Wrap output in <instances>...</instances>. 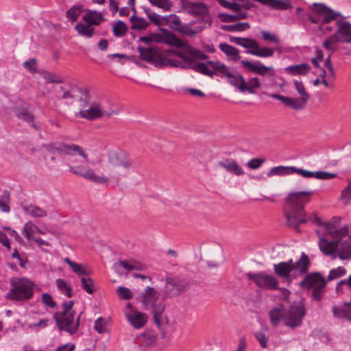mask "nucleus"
Listing matches in <instances>:
<instances>
[{"mask_svg": "<svg viewBox=\"0 0 351 351\" xmlns=\"http://www.w3.org/2000/svg\"><path fill=\"white\" fill-rule=\"evenodd\" d=\"M119 297L122 300H130L132 294L130 289L125 287H119L117 289Z\"/></svg>", "mask_w": 351, "mask_h": 351, "instance_id": "680f3d73", "label": "nucleus"}, {"mask_svg": "<svg viewBox=\"0 0 351 351\" xmlns=\"http://www.w3.org/2000/svg\"><path fill=\"white\" fill-rule=\"evenodd\" d=\"M274 49L272 48L268 47H260L258 45V48L255 49L254 50H247V53L258 56V57H271L274 54Z\"/></svg>", "mask_w": 351, "mask_h": 351, "instance_id": "a19ab883", "label": "nucleus"}, {"mask_svg": "<svg viewBox=\"0 0 351 351\" xmlns=\"http://www.w3.org/2000/svg\"><path fill=\"white\" fill-rule=\"evenodd\" d=\"M36 228V226H35L31 222L25 224L23 229V232L24 233L25 237L28 241H29L32 239V234L34 232V229H35Z\"/></svg>", "mask_w": 351, "mask_h": 351, "instance_id": "0e129e2a", "label": "nucleus"}, {"mask_svg": "<svg viewBox=\"0 0 351 351\" xmlns=\"http://www.w3.org/2000/svg\"><path fill=\"white\" fill-rule=\"evenodd\" d=\"M162 66H171L173 67L181 68L183 69H193L195 71V63L192 64L191 63L184 62L180 60H172L168 58L165 57L162 64Z\"/></svg>", "mask_w": 351, "mask_h": 351, "instance_id": "c756f323", "label": "nucleus"}, {"mask_svg": "<svg viewBox=\"0 0 351 351\" xmlns=\"http://www.w3.org/2000/svg\"><path fill=\"white\" fill-rule=\"evenodd\" d=\"M113 114H119L117 109H106L100 103L93 102L84 110H80L75 114L76 117L83 118L88 121H94L101 118H109Z\"/></svg>", "mask_w": 351, "mask_h": 351, "instance_id": "6e6552de", "label": "nucleus"}, {"mask_svg": "<svg viewBox=\"0 0 351 351\" xmlns=\"http://www.w3.org/2000/svg\"><path fill=\"white\" fill-rule=\"evenodd\" d=\"M107 325V321L99 317L95 322L94 329L99 334H102L108 332Z\"/></svg>", "mask_w": 351, "mask_h": 351, "instance_id": "6e6d98bb", "label": "nucleus"}, {"mask_svg": "<svg viewBox=\"0 0 351 351\" xmlns=\"http://www.w3.org/2000/svg\"><path fill=\"white\" fill-rule=\"evenodd\" d=\"M313 222L317 226H324L328 234L334 235L338 232L337 230V226H335V223L322 222V220L316 216L314 217Z\"/></svg>", "mask_w": 351, "mask_h": 351, "instance_id": "a18cd8bd", "label": "nucleus"}, {"mask_svg": "<svg viewBox=\"0 0 351 351\" xmlns=\"http://www.w3.org/2000/svg\"><path fill=\"white\" fill-rule=\"evenodd\" d=\"M119 264L124 269H125L128 271H132V270L144 271L146 269L145 265L140 263H137V262H133L132 263H129L125 261H121Z\"/></svg>", "mask_w": 351, "mask_h": 351, "instance_id": "3c124183", "label": "nucleus"}, {"mask_svg": "<svg viewBox=\"0 0 351 351\" xmlns=\"http://www.w3.org/2000/svg\"><path fill=\"white\" fill-rule=\"evenodd\" d=\"M80 281L82 288L84 289L86 293L88 294H93L94 292H95V285L94 280L92 278L89 277H82L80 279Z\"/></svg>", "mask_w": 351, "mask_h": 351, "instance_id": "09e8293b", "label": "nucleus"}, {"mask_svg": "<svg viewBox=\"0 0 351 351\" xmlns=\"http://www.w3.org/2000/svg\"><path fill=\"white\" fill-rule=\"evenodd\" d=\"M42 76L46 83L61 84L63 82L62 78L54 73L45 71L43 73Z\"/></svg>", "mask_w": 351, "mask_h": 351, "instance_id": "864d4df0", "label": "nucleus"}, {"mask_svg": "<svg viewBox=\"0 0 351 351\" xmlns=\"http://www.w3.org/2000/svg\"><path fill=\"white\" fill-rule=\"evenodd\" d=\"M291 169H292V167H274L269 169V171L267 173V176L268 177H271L273 176H284L287 175H290L292 173V170Z\"/></svg>", "mask_w": 351, "mask_h": 351, "instance_id": "4c0bfd02", "label": "nucleus"}, {"mask_svg": "<svg viewBox=\"0 0 351 351\" xmlns=\"http://www.w3.org/2000/svg\"><path fill=\"white\" fill-rule=\"evenodd\" d=\"M328 243V240L324 237H320L318 243L319 248L324 254L331 255L334 259L337 257V255L334 252V248H332Z\"/></svg>", "mask_w": 351, "mask_h": 351, "instance_id": "37998d69", "label": "nucleus"}, {"mask_svg": "<svg viewBox=\"0 0 351 351\" xmlns=\"http://www.w3.org/2000/svg\"><path fill=\"white\" fill-rule=\"evenodd\" d=\"M222 257L220 247H206L201 252V260L205 261L209 267H215L219 265Z\"/></svg>", "mask_w": 351, "mask_h": 351, "instance_id": "2eb2a0df", "label": "nucleus"}, {"mask_svg": "<svg viewBox=\"0 0 351 351\" xmlns=\"http://www.w3.org/2000/svg\"><path fill=\"white\" fill-rule=\"evenodd\" d=\"M241 64L247 71L261 76L274 77L275 75V71L273 66H265L259 63L258 61L253 62L249 60H242Z\"/></svg>", "mask_w": 351, "mask_h": 351, "instance_id": "4468645a", "label": "nucleus"}, {"mask_svg": "<svg viewBox=\"0 0 351 351\" xmlns=\"http://www.w3.org/2000/svg\"><path fill=\"white\" fill-rule=\"evenodd\" d=\"M285 70L291 75H306L311 70V66L306 63L292 65L285 68Z\"/></svg>", "mask_w": 351, "mask_h": 351, "instance_id": "7c9ffc66", "label": "nucleus"}, {"mask_svg": "<svg viewBox=\"0 0 351 351\" xmlns=\"http://www.w3.org/2000/svg\"><path fill=\"white\" fill-rule=\"evenodd\" d=\"M226 77L228 78V82L232 86L242 92L243 82L244 83L245 80L241 73L238 72L232 73L230 71L229 75H227Z\"/></svg>", "mask_w": 351, "mask_h": 351, "instance_id": "cd10ccee", "label": "nucleus"}, {"mask_svg": "<svg viewBox=\"0 0 351 351\" xmlns=\"http://www.w3.org/2000/svg\"><path fill=\"white\" fill-rule=\"evenodd\" d=\"M310 264L308 256L302 253L295 263H293L292 259H289L287 262L274 264V271L275 274L281 278L293 279L307 274Z\"/></svg>", "mask_w": 351, "mask_h": 351, "instance_id": "20e7f679", "label": "nucleus"}, {"mask_svg": "<svg viewBox=\"0 0 351 351\" xmlns=\"http://www.w3.org/2000/svg\"><path fill=\"white\" fill-rule=\"evenodd\" d=\"M336 25L341 42L351 44V23L348 21H338Z\"/></svg>", "mask_w": 351, "mask_h": 351, "instance_id": "6ab92c4d", "label": "nucleus"}, {"mask_svg": "<svg viewBox=\"0 0 351 351\" xmlns=\"http://www.w3.org/2000/svg\"><path fill=\"white\" fill-rule=\"evenodd\" d=\"M162 34H165L164 43L176 47H184L187 44L180 40L176 35L169 32L167 29L161 28Z\"/></svg>", "mask_w": 351, "mask_h": 351, "instance_id": "5701e85b", "label": "nucleus"}, {"mask_svg": "<svg viewBox=\"0 0 351 351\" xmlns=\"http://www.w3.org/2000/svg\"><path fill=\"white\" fill-rule=\"evenodd\" d=\"M218 165L226 170L230 173L237 176L244 175L245 172L242 167L239 165L236 160L227 158L222 161L218 162Z\"/></svg>", "mask_w": 351, "mask_h": 351, "instance_id": "aec40b11", "label": "nucleus"}, {"mask_svg": "<svg viewBox=\"0 0 351 351\" xmlns=\"http://www.w3.org/2000/svg\"><path fill=\"white\" fill-rule=\"evenodd\" d=\"M286 311L285 306L280 304L269 311V317L271 324L277 326L281 320L285 322Z\"/></svg>", "mask_w": 351, "mask_h": 351, "instance_id": "4be33fe9", "label": "nucleus"}, {"mask_svg": "<svg viewBox=\"0 0 351 351\" xmlns=\"http://www.w3.org/2000/svg\"><path fill=\"white\" fill-rule=\"evenodd\" d=\"M75 88L71 87L66 88L63 86H60L58 90V93L61 94V98L63 99L75 98Z\"/></svg>", "mask_w": 351, "mask_h": 351, "instance_id": "5fc2aeb1", "label": "nucleus"}, {"mask_svg": "<svg viewBox=\"0 0 351 351\" xmlns=\"http://www.w3.org/2000/svg\"><path fill=\"white\" fill-rule=\"evenodd\" d=\"M64 261L67 263L72 269L73 272L77 275H88L90 272L87 269V265L86 264H78L73 262L69 258L66 257Z\"/></svg>", "mask_w": 351, "mask_h": 351, "instance_id": "2f4dec72", "label": "nucleus"}, {"mask_svg": "<svg viewBox=\"0 0 351 351\" xmlns=\"http://www.w3.org/2000/svg\"><path fill=\"white\" fill-rule=\"evenodd\" d=\"M14 110L18 118L25 121L27 123L30 124L36 130H38V127L36 126L34 123V117L29 111V106L27 105L16 107Z\"/></svg>", "mask_w": 351, "mask_h": 351, "instance_id": "412c9836", "label": "nucleus"}, {"mask_svg": "<svg viewBox=\"0 0 351 351\" xmlns=\"http://www.w3.org/2000/svg\"><path fill=\"white\" fill-rule=\"evenodd\" d=\"M82 10L77 6L71 8L66 12V17L72 22L75 21L80 15Z\"/></svg>", "mask_w": 351, "mask_h": 351, "instance_id": "052dcab7", "label": "nucleus"}, {"mask_svg": "<svg viewBox=\"0 0 351 351\" xmlns=\"http://www.w3.org/2000/svg\"><path fill=\"white\" fill-rule=\"evenodd\" d=\"M152 4L165 10H169L173 5L170 0H155Z\"/></svg>", "mask_w": 351, "mask_h": 351, "instance_id": "69168bd1", "label": "nucleus"}, {"mask_svg": "<svg viewBox=\"0 0 351 351\" xmlns=\"http://www.w3.org/2000/svg\"><path fill=\"white\" fill-rule=\"evenodd\" d=\"M128 32L126 24L122 21H118L113 27V33L116 37H122L125 35Z\"/></svg>", "mask_w": 351, "mask_h": 351, "instance_id": "603ef678", "label": "nucleus"}, {"mask_svg": "<svg viewBox=\"0 0 351 351\" xmlns=\"http://www.w3.org/2000/svg\"><path fill=\"white\" fill-rule=\"evenodd\" d=\"M183 8L191 15L195 16H202L201 23L205 27H210L212 24V17L208 14V10L206 5L203 3H195L189 1L182 3Z\"/></svg>", "mask_w": 351, "mask_h": 351, "instance_id": "9d476101", "label": "nucleus"}, {"mask_svg": "<svg viewBox=\"0 0 351 351\" xmlns=\"http://www.w3.org/2000/svg\"><path fill=\"white\" fill-rule=\"evenodd\" d=\"M300 285L307 290L312 289L313 298L320 301L324 294L326 282L319 272H314L307 274Z\"/></svg>", "mask_w": 351, "mask_h": 351, "instance_id": "0eeeda50", "label": "nucleus"}, {"mask_svg": "<svg viewBox=\"0 0 351 351\" xmlns=\"http://www.w3.org/2000/svg\"><path fill=\"white\" fill-rule=\"evenodd\" d=\"M143 308L153 315L155 324L161 327V319L165 309L164 299L160 298V293L154 287H147L141 292L138 298Z\"/></svg>", "mask_w": 351, "mask_h": 351, "instance_id": "7ed1b4c3", "label": "nucleus"}, {"mask_svg": "<svg viewBox=\"0 0 351 351\" xmlns=\"http://www.w3.org/2000/svg\"><path fill=\"white\" fill-rule=\"evenodd\" d=\"M346 273V270L342 267H338L336 269H331L327 276L328 281H331L337 278L343 276Z\"/></svg>", "mask_w": 351, "mask_h": 351, "instance_id": "13d9d810", "label": "nucleus"}, {"mask_svg": "<svg viewBox=\"0 0 351 351\" xmlns=\"http://www.w3.org/2000/svg\"><path fill=\"white\" fill-rule=\"evenodd\" d=\"M220 50L223 52L226 56H232V60L236 62L241 59L239 50L227 43H220L219 45Z\"/></svg>", "mask_w": 351, "mask_h": 351, "instance_id": "c85d7f7f", "label": "nucleus"}, {"mask_svg": "<svg viewBox=\"0 0 351 351\" xmlns=\"http://www.w3.org/2000/svg\"><path fill=\"white\" fill-rule=\"evenodd\" d=\"M250 27V25L247 22L238 23L234 25H222L220 29L230 32H243L248 29Z\"/></svg>", "mask_w": 351, "mask_h": 351, "instance_id": "f704fd0d", "label": "nucleus"}, {"mask_svg": "<svg viewBox=\"0 0 351 351\" xmlns=\"http://www.w3.org/2000/svg\"><path fill=\"white\" fill-rule=\"evenodd\" d=\"M218 16L223 23H232L236 21L246 19L247 17V14L245 12H238L236 14H228L221 13L219 14Z\"/></svg>", "mask_w": 351, "mask_h": 351, "instance_id": "58836bf2", "label": "nucleus"}, {"mask_svg": "<svg viewBox=\"0 0 351 351\" xmlns=\"http://www.w3.org/2000/svg\"><path fill=\"white\" fill-rule=\"evenodd\" d=\"M73 304L74 300L64 302L62 304V311L53 314V319L59 330H65L71 335L77 331L80 319L78 317L75 324H73L75 315V311L73 310Z\"/></svg>", "mask_w": 351, "mask_h": 351, "instance_id": "423d86ee", "label": "nucleus"}, {"mask_svg": "<svg viewBox=\"0 0 351 351\" xmlns=\"http://www.w3.org/2000/svg\"><path fill=\"white\" fill-rule=\"evenodd\" d=\"M165 282L164 298L178 296L186 291V283L179 279L167 277Z\"/></svg>", "mask_w": 351, "mask_h": 351, "instance_id": "ddd939ff", "label": "nucleus"}, {"mask_svg": "<svg viewBox=\"0 0 351 351\" xmlns=\"http://www.w3.org/2000/svg\"><path fill=\"white\" fill-rule=\"evenodd\" d=\"M338 17H343L341 14L337 11L332 10L331 8H328L326 12L321 19V26L319 27V30H322V25L330 23L332 21H335Z\"/></svg>", "mask_w": 351, "mask_h": 351, "instance_id": "72a5a7b5", "label": "nucleus"}, {"mask_svg": "<svg viewBox=\"0 0 351 351\" xmlns=\"http://www.w3.org/2000/svg\"><path fill=\"white\" fill-rule=\"evenodd\" d=\"M230 41L245 49H249V50L258 48V43L252 38L231 36Z\"/></svg>", "mask_w": 351, "mask_h": 351, "instance_id": "b1692460", "label": "nucleus"}, {"mask_svg": "<svg viewBox=\"0 0 351 351\" xmlns=\"http://www.w3.org/2000/svg\"><path fill=\"white\" fill-rule=\"evenodd\" d=\"M127 320L135 329L143 328L147 322L148 317L145 313L138 311H132L131 313H125Z\"/></svg>", "mask_w": 351, "mask_h": 351, "instance_id": "a211bd4d", "label": "nucleus"}, {"mask_svg": "<svg viewBox=\"0 0 351 351\" xmlns=\"http://www.w3.org/2000/svg\"><path fill=\"white\" fill-rule=\"evenodd\" d=\"M312 191H298L288 194L283 207L284 215L289 227L299 232V226L306 223L304 206L310 201Z\"/></svg>", "mask_w": 351, "mask_h": 351, "instance_id": "f03ea898", "label": "nucleus"}, {"mask_svg": "<svg viewBox=\"0 0 351 351\" xmlns=\"http://www.w3.org/2000/svg\"><path fill=\"white\" fill-rule=\"evenodd\" d=\"M138 51L140 54L141 59L147 62L162 65L165 56L160 53L158 48L154 47L145 48L139 46L138 47Z\"/></svg>", "mask_w": 351, "mask_h": 351, "instance_id": "dca6fc26", "label": "nucleus"}, {"mask_svg": "<svg viewBox=\"0 0 351 351\" xmlns=\"http://www.w3.org/2000/svg\"><path fill=\"white\" fill-rule=\"evenodd\" d=\"M195 71L210 77L214 75L226 77L229 75L230 69L219 61L208 60L206 63L196 62Z\"/></svg>", "mask_w": 351, "mask_h": 351, "instance_id": "1a4fd4ad", "label": "nucleus"}, {"mask_svg": "<svg viewBox=\"0 0 351 351\" xmlns=\"http://www.w3.org/2000/svg\"><path fill=\"white\" fill-rule=\"evenodd\" d=\"M42 302L51 308H55L56 303L53 300L51 295L47 293H43L41 295Z\"/></svg>", "mask_w": 351, "mask_h": 351, "instance_id": "338daca9", "label": "nucleus"}, {"mask_svg": "<svg viewBox=\"0 0 351 351\" xmlns=\"http://www.w3.org/2000/svg\"><path fill=\"white\" fill-rule=\"evenodd\" d=\"M83 20L89 25H99L105 19L101 12L89 10L84 15Z\"/></svg>", "mask_w": 351, "mask_h": 351, "instance_id": "a878e982", "label": "nucleus"}, {"mask_svg": "<svg viewBox=\"0 0 351 351\" xmlns=\"http://www.w3.org/2000/svg\"><path fill=\"white\" fill-rule=\"evenodd\" d=\"M10 289L5 298L17 302L27 301L34 295V284L26 278H12L10 280Z\"/></svg>", "mask_w": 351, "mask_h": 351, "instance_id": "39448f33", "label": "nucleus"}, {"mask_svg": "<svg viewBox=\"0 0 351 351\" xmlns=\"http://www.w3.org/2000/svg\"><path fill=\"white\" fill-rule=\"evenodd\" d=\"M189 45H186V47H187V49L186 51H179V50H177V49H167V50H165L163 51V53L162 54L165 56H176L180 58H182V60H184L185 62H188V61L189 60Z\"/></svg>", "mask_w": 351, "mask_h": 351, "instance_id": "de8ad7c7", "label": "nucleus"}, {"mask_svg": "<svg viewBox=\"0 0 351 351\" xmlns=\"http://www.w3.org/2000/svg\"><path fill=\"white\" fill-rule=\"evenodd\" d=\"M130 21L131 28L133 29H145L149 25V23L145 19L136 16L135 14L130 16Z\"/></svg>", "mask_w": 351, "mask_h": 351, "instance_id": "79ce46f5", "label": "nucleus"}, {"mask_svg": "<svg viewBox=\"0 0 351 351\" xmlns=\"http://www.w3.org/2000/svg\"><path fill=\"white\" fill-rule=\"evenodd\" d=\"M271 97L281 101L286 106L295 110H301L305 108L308 100L303 98H290L279 94H271Z\"/></svg>", "mask_w": 351, "mask_h": 351, "instance_id": "f3484780", "label": "nucleus"}, {"mask_svg": "<svg viewBox=\"0 0 351 351\" xmlns=\"http://www.w3.org/2000/svg\"><path fill=\"white\" fill-rule=\"evenodd\" d=\"M70 144L66 143H59L58 145L55 143H49L44 145L43 147L50 152H57L58 154H62L63 156H65Z\"/></svg>", "mask_w": 351, "mask_h": 351, "instance_id": "c9c22d12", "label": "nucleus"}, {"mask_svg": "<svg viewBox=\"0 0 351 351\" xmlns=\"http://www.w3.org/2000/svg\"><path fill=\"white\" fill-rule=\"evenodd\" d=\"M172 28L182 34L193 37L195 36L197 34L202 32L206 27L205 26L201 25L195 27V29H192L191 28L189 24L182 23L180 26L172 27Z\"/></svg>", "mask_w": 351, "mask_h": 351, "instance_id": "393cba45", "label": "nucleus"}, {"mask_svg": "<svg viewBox=\"0 0 351 351\" xmlns=\"http://www.w3.org/2000/svg\"><path fill=\"white\" fill-rule=\"evenodd\" d=\"M247 276L259 288L268 290L280 289L279 281L274 276L261 272L258 274L247 273Z\"/></svg>", "mask_w": 351, "mask_h": 351, "instance_id": "9b49d317", "label": "nucleus"}, {"mask_svg": "<svg viewBox=\"0 0 351 351\" xmlns=\"http://www.w3.org/2000/svg\"><path fill=\"white\" fill-rule=\"evenodd\" d=\"M295 88L297 90L298 93L300 95L301 98L308 100L310 96L308 93L306 91L305 87L303 83L300 81L294 80Z\"/></svg>", "mask_w": 351, "mask_h": 351, "instance_id": "bf43d9fd", "label": "nucleus"}, {"mask_svg": "<svg viewBox=\"0 0 351 351\" xmlns=\"http://www.w3.org/2000/svg\"><path fill=\"white\" fill-rule=\"evenodd\" d=\"M328 8V6L322 3H313L308 6V9L311 12L317 16H324Z\"/></svg>", "mask_w": 351, "mask_h": 351, "instance_id": "49530a36", "label": "nucleus"}, {"mask_svg": "<svg viewBox=\"0 0 351 351\" xmlns=\"http://www.w3.org/2000/svg\"><path fill=\"white\" fill-rule=\"evenodd\" d=\"M75 97H77V104L79 110H84L90 103V96L87 90H79L78 94H75Z\"/></svg>", "mask_w": 351, "mask_h": 351, "instance_id": "bb28decb", "label": "nucleus"}, {"mask_svg": "<svg viewBox=\"0 0 351 351\" xmlns=\"http://www.w3.org/2000/svg\"><path fill=\"white\" fill-rule=\"evenodd\" d=\"M23 210L34 217H43L47 216V213L40 207L35 205H29L23 207Z\"/></svg>", "mask_w": 351, "mask_h": 351, "instance_id": "e433bc0d", "label": "nucleus"}, {"mask_svg": "<svg viewBox=\"0 0 351 351\" xmlns=\"http://www.w3.org/2000/svg\"><path fill=\"white\" fill-rule=\"evenodd\" d=\"M242 93L248 92L250 94H255L256 90L261 87L259 79L257 77L251 78L247 82H243Z\"/></svg>", "mask_w": 351, "mask_h": 351, "instance_id": "473e14b6", "label": "nucleus"}, {"mask_svg": "<svg viewBox=\"0 0 351 351\" xmlns=\"http://www.w3.org/2000/svg\"><path fill=\"white\" fill-rule=\"evenodd\" d=\"M107 161L97 162V169L102 175L95 173L88 164V153L81 146L71 143L62 160L69 171L84 179L97 184L108 185L114 182L118 187L122 186L128 180L133 160L128 153L121 149H111L106 153Z\"/></svg>", "mask_w": 351, "mask_h": 351, "instance_id": "f257e3e1", "label": "nucleus"}, {"mask_svg": "<svg viewBox=\"0 0 351 351\" xmlns=\"http://www.w3.org/2000/svg\"><path fill=\"white\" fill-rule=\"evenodd\" d=\"M56 283L57 287L62 293H64L68 298L72 297V288L68 285L65 280L61 278L57 279L56 280Z\"/></svg>", "mask_w": 351, "mask_h": 351, "instance_id": "8fccbe9b", "label": "nucleus"}, {"mask_svg": "<svg viewBox=\"0 0 351 351\" xmlns=\"http://www.w3.org/2000/svg\"><path fill=\"white\" fill-rule=\"evenodd\" d=\"M75 30L79 34L84 36L88 38H91L95 34V28L91 27V25L78 23L75 26Z\"/></svg>", "mask_w": 351, "mask_h": 351, "instance_id": "ea45409f", "label": "nucleus"}, {"mask_svg": "<svg viewBox=\"0 0 351 351\" xmlns=\"http://www.w3.org/2000/svg\"><path fill=\"white\" fill-rule=\"evenodd\" d=\"M189 58L188 63H191L195 59L207 60L208 56L197 49L189 46Z\"/></svg>", "mask_w": 351, "mask_h": 351, "instance_id": "c03bdc74", "label": "nucleus"}, {"mask_svg": "<svg viewBox=\"0 0 351 351\" xmlns=\"http://www.w3.org/2000/svg\"><path fill=\"white\" fill-rule=\"evenodd\" d=\"M23 66L32 73L37 71V61L36 58H30L23 63Z\"/></svg>", "mask_w": 351, "mask_h": 351, "instance_id": "e2e57ef3", "label": "nucleus"}, {"mask_svg": "<svg viewBox=\"0 0 351 351\" xmlns=\"http://www.w3.org/2000/svg\"><path fill=\"white\" fill-rule=\"evenodd\" d=\"M306 314V310L302 305H291L286 313L285 325L291 328L300 326Z\"/></svg>", "mask_w": 351, "mask_h": 351, "instance_id": "f8f14e48", "label": "nucleus"}, {"mask_svg": "<svg viewBox=\"0 0 351 351\" xmlns=\"http://www.w3.org/2000/svg\"><path fill=\"white\" fill-rule=\"evenodd\" d=\"M332 313L337 318H347L351 320V316H350V311L346 309V307L339 308L336 306H332Z\"/></svg>", "mask_w": 351, "mask_h": 351, "instance_id": "4d7b16f0", "label": "nucleus"}, {"mask_svg": "<svg viewBox=\"0 0 351 351\" xmlns=\"http://www.w3.org/2000/svg\"><path fill=\"white\" fill-rule=\"evenodd\" d=\"M314 177H315L317 179H319V180H330V179H332V178L336 177V174L329 173V172L322 171H318L314 172Z\"/></svg>", "mask_w": 351, "mask_h": 351, "instance_id": "774afa93", "label": "nucleus"}]
</instances>
